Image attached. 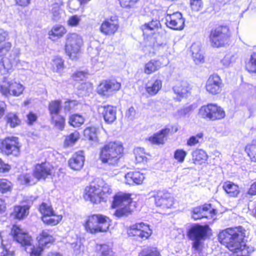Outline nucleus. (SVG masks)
Wrapping results in <instances>:
<instances>
[{"mask_svg": "<svg viewBox=\"0 0 256 256\" xmlns=\"http://www.w3.org/2000/svg\"><path fill=\"white\" fill-rule=\"evenodd\" d=\"M244 231L242 226L227 228L219 233V241L230 250L236 253L241 252L244 246L249 247L243 241Z\"/></svg>", "mask_w": 256, "mask_h": 256, "instance_id": "f257e3e1", "label": "nucleus"}, {"mask_svg": "<svg viewBox=\"0 0 256 256\" xmlns=\"http://www.w3.org/2000/svg\"><path fill=\"white\" fill-rule=\"evenodd\" d=\"M123 151L122 145L118 142H110L102 148L100 158L104 164L116 166Z\"/></svg>", "mask_w": 256, "mask_h": 256, "instance_id": "f03ea898", "label": "nucleus"}, {"mask_svg": "<svg viewBox=\"0 0 256 256\" xmlns=\"http://www.w3.org/2000/svg\"><path fill=\"white\" fill-rule=\"evenodd\" d=\"M108 218L102 214H94L90 216L86 222L85 228L87 232L92 234L105 232L110 226Z\"/></svg>", "mask_w": 256, "mask_h": 256, "instance_id": "7ed1b4c3", "label": "nucleus"}, {"mask_svg": "<svg viewBox=\"0 0 256 256\" xmlns=\"http://www.w3.org/2000/svg\"><path fill=\"white\" fill-rule=\"evenodd\" d=\"M210 230V228L207 224H195L192 226L188 232V236L190 240L194 241L192 248L199 250L201 241L207 238Z\"/></svg>", "mask_w": 256, "mask_h": 256, "instance_id": "20e7f679", "label": "nucleus"}, {"mask_svg": "<svg viewBox=\"0 0 256 256\" xmlns=\"http://www.w3.org/2000/svg\"><path fill=\"white\" fill-rule=\"evenodd\" d=\"M232 36V32L228 26H220L210 31V40L214 47L218 48L227 43Z\"/></svg>", "mask_w": 256, "mask_h": 256, "instance_id": "39448f33", "label": "nucleus"}, {"mask_svg": "<svg viewBox=\"0 0 256 256\" xmlns=\"http://www.w3.org/2000/svg\"><path fill=\"white\" fill-rule=\"evenodd\" d=\"M83 44L82 37L76 33L68 34L66 36L65 52L69 58L74 60Z\"/></svg>", "mask_w": 256, "mask_h": 256, "instance_id": "423d86ee", "label": "nucleus"}, {"mask_svg": "<svg viewBox=\"0 0 256 256\" xmlns=\"http://www.w3.org/2000/svg\"><path fill=\"white\" fill-rule=\"evenodd\" d=\"M20 147L17 137L8 136L0 140V150L3 154L17 156L20 154Z\"/></svg>", "mask_w": 256, "mask_h": 256, "instance_id": "0eeeda50", "label": "nucleus"}, {"mask_svg": "<svg viewBox=\"0 0 256 256\" xmlns=\"http://www.w3.org/2000/svg\"><path fill=\"white\" fill-rule=\"evenodd\" d=\"M198 114L202 118L212 121L221 120L226 115L222 108L214 104L202 106L199 110Z\"/></svg>", "mask_w": 256, "mask_h": 256, "instance_id": "6e6552de", "label": "nucleus"}, {"mask_svg": "<svg viewBox=\"0 0 256 256\" xmlns=\"http://www.w3.org/2000/svg\"><path fill=\"white\" fill-rule=\"evenodd\" d=\"M100 186L95 183L87 186L84 192V198L86 200H89L93 204H99L102 200Z\"/></svg>", "mask_w": 256, "mask_h": 256, "instance_id": "1a4fd4ad", "label": "nucleus"}, {"mask_svg": "<svg viewBox=\"0 0 256 256\" xmlns=\"http://www.w3.org/2000/svg\"><path fill=\"white\" fill-rule=\"evenodd\" d=\"M128 234L130 236H137L142 239H148L152 234V230L149 226L142 222L132 226Z\"/></svg>", "mask_w": 256, "mask_h": 256, "instance_id": "9d476101", "label": "nucleus"}, {"mask_svg": "<svg viewBox=\"0 0 256 256\" xmlns=\"http://www.w3.org/2000/svg\"><path fill=\"white\" fill-rule=\"evenodd\" d=\"M151 194L152 196L155 198V204L156 206L168 208H170L174 204L173 198L169 193L158 191L152 192Z\"/></svg>", "mask_w": 256, "mask_h": 256, "instance_id": "9b49d317", "label": "nucleus"}, {"mask_svg": "<svg viewBox=\"0 0 256 256\" xmlns=\"http://www.w3.org/2000/svg\"><path fill=\"white\" fill-rule=\"evenodd\" d=\"M166 24L170 28L182 30L184 28V20L180 12L168 14L165 16Z\"/></svg>", "mask_w": 256, "mask_h": 256, "instance_id": "f8f14e48", "label": "nucleus"}, {"mask_svg": "<svg viewBox=\"0 0 256 256\" xmlns=\"http://www.w3.org/2000/svg\"><path fill=\"white\" fill-rule=\"evenodd\" d=\"M11 234L14 239L22 246H30L32 238L28 233L20 226H14Z\"/></svg>", "mask_w": 256, "mask_h": 256, "instance_id": "ddd939ff", "label": "nucleus"}, {"mask_svg": "<svg viewBox=\"0 0 256 256\" xmlns=\"http://www.w3.org/2000/svg\"><path fill=\"white\" fill-rule=\"evenodd\" d=\"M120 86V84L115 80H104L98 86V92L103 96H108L113 91L118 90Z\"/></svg>", "mask_w": 256, "mask_h": 256, "instance_id": "4468645a", "label": "nucleus"}, {"mask_svg": "<svg viewBox=\"0 0 256 256\" xmlns=\"http://www.w3.org/2000/svg\"><path fill=\"white\" fill-rule=\"evenodd\" d=\"M222 80L217 74L210 75L206 84V90L212 94H216L221 91Z\"/></svg>", "mask_w": 256, "mask_h": 256, "instance_id": "2eb2a0df", "label": "nucleus"}, {"mask_svg": "<svg viewBox=\"0 0 256 256\" xmlns=\"http://www.w3.org/2000/svg\"><path fill=\"white\" fill-rule=\"evenodd\" d=\"M52 167L48 162L37 164L36 166L34 176L38 180L45 179L48 176L51 175Z\"/></svg>", "mask_w": 256, "mask_h": 256, "instance_id": "dca6fc26", "label": "nucleus"}, {"mask_svg": "<svg viewBox=\"0 0 256 256\" xmlns=\"http://www.w3.org/2000/svg\"><path fill=\"white\" fill-rule=\"evenodd\" d=\"M118 21L110 18L102 22L100 27V31L104 34L112 35L118 30Z\"/></svg>", "mask_w": 256, "mask_h": 256, "instance_id": "f3484780", "label": "nucleus"}, {"mask_svg": "<svg viewBox=\"0 0 256 256\" xmlns=\"http://www.w3.org/2000/svg\"><path fill=\"white\" fill-rule=\"evenodd\" d=\"M99 112H101L104 118L108 124H112L116 118V110L112 106H104L99 108Z\"/></svg>", "mask_w": 256, "mask_h": 256, "instance_id": "a211bd4d", "label": "nucleus"}, {"mask_svg": "<svg viewBox=\"0 0 256 256\" xmlns=\"http://www.w3.org/2000/svg\"><path fill=\"white\" fill-rule=\"evenodd\" d=\"M132 202L130 195L128 194L118 192L115 195L112 204V206H130Z\"/></svg>", "mask_w": 256, "mask_h": 256, "instance_id": "6ab92c4d", "label": "nucleus"}, {"mask_svg": "<svg viewBox=\"0 0 256 256\" xmlns=\"http://www.w3.org/2000/svg\"><path fill=\"white\" fill-rule=\"evenodd\" d=\"M84 156L82 151L75 153L68 161V164L74 170H80L84 166Z\"/></svg>", "mask_w": 256, "mask_h": 256, "instance_id": "aec40b11", "label": "nucleus"}, {"mask_svg": "<svg viewBox=\"0 0 256 256\" xmlns=\"http://www.w3.org/2000/svg\"><path fill=\"white\" fill-rule=\"evenodd\" d=\"M63 4L62 1L60 0L58 2H56L52 5L50 12L52 14V19L54 21L58 22L63 18L64 14L60 8Z\"/></svg>", "mask_w": 256, "mask_h": 256, "instance_id": "412c9836", "label": "nucleus"}, {"mask_svg": "<svg viewBox=\"0 0 256 256\" xmlns=\"http://www.w3.org/2000/svg\"><path fill=\"white\" fill-rule=\"evenodd\" d=\"M173 90L177 95V100L180 101L182 98L186 96L190 90L188 84L186 82H182L174 86Z\"/></svg>", "mask_w": 256, "mask_h": 256, "instance_id": "4be33fe9", "label": "nucleus"}, {"mask_svg": "<svg viewBox=\"0 0 256 256\" xmlns=\"http://www.w3.org/2000/svg\"><path fill=\"white\" fill-rule=\"evenodd\" d=\"M125 178L126 183L128 184H139L142 183L144 177V174L139 172H132L126 174Z\"/></svg>", "mask_w": 256, "mask_h": 256, "instance_id": "5701e85b", "label": "nucleus"}, {"mask_svg": "<svg viewBox=\"0 0 256 256\" xmlns=\"http://www.w3.org/2000/svg\"><path fill=\"white\" fill-rule=\"evenodd\" d=\"M162 87V81L156 79L154 81L150 80L146 85V90L150 95H156Z\"/></svg>", "mask_w": 256, "mask_h": 256, "instance_id": "b1692460", "label": "nucleus"}, {"mask_svg": "<svg viewBox=\"0 0 256 256\" xmlns=\"http://www.w3.org/2000/svg\"><path fill=\"white\" fill-rule=\"evenodd\" d=\"M8 35L6 32L2 29H0V56L5 54L11 48V43L5 42Z\"/></svg>", "mask_w": 256, "mask_h": 256, "instance_id": "393cba45", "label": "nucleus"}, {"mask_svg": "<svg viewBox=\"0 0 256 256\" xmlns=\"http://www.w3.org/2000/svg\"><path fill=\"white\" fill-rule=\"evenodd\" d=\"M170 132V130L169 128L162 129L160 132L155 134L152 136L150 137L148 140L152 144H163Z\"/></svg>", "mask_w": 256, "mask_h": 256, "instance_id": "a878e982", "label": "nucleus"}, {"mask_svg": "<svg viewBox=\"0 0 256 256\" xmlns=\"http://www.w3.org/2000/svg\"><path fill=\"white\" fill-rule=\"evenodd\" d=\"M222 188L230 196L237 197L240 192L239 186L230 181L224 182Z\"/></svg>", "mask_w": 256, "mask_h": 256, "instance_id": "bb28decb", "label": "nucleus"}, {"mask_svg": "<svg viewBox=\"0 0 256 256\" xmlns=\"http://www.w3.org/2000/svg\"><path fill=\"white\" fill-rule=\"evenodd\" d=\"M162 64L158 60H152L146 63L144 68V72L150 74L158 70L161 67Z\"/></svg>", "mask_w": 256, "mask_h": 256, "instance_id": "cd10ccee", "label": "nucleus"}, {"mask_svg": "<svg viewBox=\"0 0 256 256\" xmlns=\"http://www.w3.org/2000/svg\"><path fill=\"white\" fill-rule=\"evenodd\" d=\"M192 160L195 164H202L208 158L205 151L202 150H196L192 153Z\"/></svg>", "mask_w": 256, "mask_h": 256, "instance_id": "c85d7f7f", "label": "nucleus"}, {"mask_svg": "<svg viewBox=\"0 0 256 256\" xmlns=\"http://www.w3.org/2000/svg\"><path fill=\"white\" fill-rule=\"evenodd\" d=\"M28 210L29 208L27 206H16L14 208L12 216L16 219H23L28 215Z\"/></svg>", "mask_w": 256, "mask_h": 256, "instance_id": "c756f323", "label": "nucleus"}, {"mask_svg": "<svg viewBox=\"0 0 256 256\" xmlns=\"http://www.w3.org/2000/svg\"><path fill=\"white\" fill-rule=\"evenodd\" d=\"M191 51L192 58L196 64L204 62V57L199 45L196 44H192L191 46Z\"/></svg>", "mask_w": 256, "mask_h": 256, "instance_id": "7c9ffc66", "label": "nucleus"}, {"mask_svg": "<svg viewBox=\"0 0 256 256\" xmlns=\"http://www.w3.org/2000/svg\"><path fill=\"white\" fill-rule=\"evenodd\" d=\"M62 218V216L56 215L54 213L42 217V220L44 224L52 226L56 225L61 220Z\"/></svg>", "mask_w": 256, "mask_h": 256, "instance_id": "2f4dec72", "label": "nucleus"}, {"mask_svg": "<svg viewBox=\"0 0 256 256\" xmlns=\"http://www.w3.org/2000/svg\"><path fill=\"white\" fill-rule=\"evenodd\" d=\"M8 84L10 88V95L17 96L22 93L24 88L21 84L12 82H8Z\"/></svg>", "mask_w": 256, "mask_h": 256, "instance_id": "473e14b6", "label": "nucleus"}, {"mask_svg": "<svg viewBox=\"0 0 256 256\" xmlns=\"http://www.w3.org/2000/svg\"><path fill=\"white\" fill-rule=\"evenodd\" d=\"M96 249L100 251V256H116L112 248L106 244H98Z\"/></svg>", "mask_w": 256, "mask_h": 256, "instance_id": "72a5a7b5", "label": "nucleus"}, {"mask_svg": "<svg viewBox=\"0 0 256 256\" xmlns=\"http://www.w3.org/2000/svg\"><path fill=\"white\" fill-rule=\"evenodd\" d=\"M61 109V102L60 100H54L51 102L48 106L50 116L58 114Z\"/></svg>", "mask_w": 256, "mask_h": 256, "instance_id": "f704fd0d", "label": "nucleus"}, {"mask_svg": "<svg viewBox=\"0 0 256 256\" xmlns=\"http://www.w3.org/2000/svg\"><path fill=\"white\" fill-rule=\"evenodd\" d=\"M50 117L52 123L57 128L62 130L64 128L65 119L63 116L58 114Z\"/></svg>", "mask_w": 256, "mask_h": 256, "instance_id": "c9c22d12", "label": "nucleus"}, {"mask_svg": "<svg viewBox=\"0 0 256 256\" xmlns=\"http://www.w3.org/2000/svg\"><path fill=\"white\" fill-rule=\"evenodd\" d=\"M12 68V64L8 58H3L0 62V73L2 74H6Z\"/></svg>", "mask_w": 256, "mask_h": 256, "instance_id": "e433bc0d", "label": "nucleus"}, {"mask_svg": "<svg viewBox=\"0 0 256 256\" xmlns=\"http://www.w3.org/2000/svg\"><path fill=\"white\" fill-rule=\"evenodd\" d=\"M130 206H118V208L116 210L114 214L118 218L128 216L132 212Z\"/></svg>", "mask_w": 256, "mask_h": 256, "instance_id": "4c0bfd02", "label": "nucleus"}, {"mask_svg": "<svg viewBox=\"0 0 256 256\" xmlns=\"http://www.w3.org/2000/svg\"><path fill=\"white\" fill-rule=\"evenodd\" d=\"M84 122V118L80 115H72L69 118L68 123L74 127H78Z\"/></svg>", "mask_w": 256, "mask_h": 256, "instance_id": "58836bf2", "label": "nucleus"}, {"mask_svg": "<svg viewBox=\"0 0 256 256\" xmlns=\"http://www.w3.org/2000/svg\"><path fill=\"white\" fill-rule=\"evenodd\" d=\"M6 121L9 124L12 128H14L20 123V120L16 114L14 113H9L6 116Z\"/></svg>", "mask_w": 256, "mask_h": 256, "instance_id": "ea45409f", "label": "nucleus"}, {"mask_svg": "<svg viewBox=\"0 0 256 256\" xmlns=\"http://www.w3.org/2000/svg\"><path fill=\"white\" fill-rule=\"evenodd\" d=\"M136 160L138 162H146L147 158L146 154L144 151V148H137L134 150Z\"/></svg>", "mask_w": 256, "mask_h": 256, "instance_id": "a19ab883", "label": "nucleus"}, {"mask_svg": "<svg viewBox=\"0 0 256 256\" xmlns=\"http://www.w3.org/2000/svg\"><path fill=\"white\" fill-rule=\"evenodd\" d=\"M159 254L156 248L146 247L142 249L138 256H159Z\"/></svg>", "mask_w": 256, "mask_h": 256, "instance_id": "79ce46f5", "label": "nucleus"}, {"mask_svg": "<svg viewBox=\"0 0 256 256\" xmlns=\"http://www.w3.org/2000/svg\"><path fill=\"white\" fill-rule=\"evenodd\" d=\"M66 30L61 25H56L53 27L51 31L50 32V35L56 36L58 37L62 36L66 33Z\"/></svg>", "mask_w": 256, "mask_h": 256, "instance_id": "37998d69", "label": "nucleus"}, {"mask_svg": "<svg viewBox=\"0 0 256 256\" xmlns=\"http://www.w3.org/2000/svg\"><path fill=\"white\" fill-rule=\"evenodd\" d=\"M84 136L90 140L96 142L97 140V135L96 130L94 128H88L84 130Z\"/></svg>", "mask_w": 256, "mask_h": 256, "instance_id": "c03bdc74", "label": "nucleus"}, {"mask_svg": "<svg viewBox=\"0 0 256 256\" xmlns=\"http://www.w3.org/2000/svg\"><path fill=\"white\" fill-rule=\"evenodd\" d=\"M100 191L102 200V202H106L108 196L112 193L110 186L106 184H104L102 186H100Z\"/></svg>", "mask_w": 256, "mask_h": 256, "instance_id": "a18cd8bd", "label": "nucleus"}, {"mask_svg": "<svg viewBox=\"0 0 256 256\" xmlns=\"http://www.w3.org/2000/svg\"><path fill=\"white\" fill-rule=\"evenodd\" d=\"M39 211L42 216L53 214L54 212L51 206L44 202L42 203L41 205H40Z\"/></svg>", "mask_w": 256, "mask_h": 256, "instance_id": "49530a36", "label": "nucleus"}, {"mask_svg": "<svg viewBox=\"0 0 256 256\" xmlns=\"http://www.w3.org/2000/svg\"><path fill=\"white\" fill-rule=\"evenodd\" d=\"M192 212V217L195 220L207 217L206 214H203V211L202 210L201 206H200L193 208Z\"/></svg>", "mask_w": 256, "mask_h": 256, "instance_id": "de8ad7c7", "label": "nucleus"}, {"mask_svg": "<svg viewBox=\"0 0 256 256\" xmlns=\"http://www.w3.org/2000/svg\"><path fill=\"white\" fill-rule=\"evenodd\" d=\"M12 190V183L6 179H0V192L5 193Z\"/></svg>", "mask_w": 256, "mask_h": 256, "instance_id": "09e8293b", "label": "nucleus"}, {"mask_svg": "<svg viewBox=\"0 0 256 256\" xmlns=\"http://www.w3.org/2000/svg\"><path fill=\"white\" fill-rule=\"evenodd\" d=\"M234 62L235 58L234 56L226 54L221 60L220 62L224 68H228L232 66Z\"/></svg>", "mask_w": 256, "mask_h": 256, "instance_id": "8fccbe9b", "label": "nucleus"}, {"mask_svg": "<svg viewBox=\"0 0 256 256\" xmlns=\"http://www.w3.org/2000/svg\"><path fill=\"white\" fill-rule=\"evenodd\" d=\"M246 66L249 72L256 73V52L252 54L250 61Z\"/></svg>", "mask_w": 256, "mask_h": 256, "instance_id": "3c124183", "label": "nucleus"}, {"mask_svg": "<svg viewBox=\"0 0 256 256\" xmlns=\"http://www.w3.org/2000/svg\"><path fill=\"white\" fill-rule=\"evenodd\" d=\"M160 26V22L158 20H152L150 22L146 23L142 26L143 30H154L158 28Z\"/></svg>", "mask_w": 256, "mask_h": 256, "instance_id": "603ef678", "label": "nucleus"}, {"mask_svg": "<svg viewBox=\"0 0 256 256\" xmlns=\"http://www.w3.org/2000/svg\"><path fill=\"white\" fill-rule=\"evenodd\" d=\"M79 133L76 131L70 136H66L65 140V144H70L74 143L79 138Z\"/></svg>", "mask_w": 256, "mask_h": 256, "instance_id": "864d4df0", "label": "nucleus"}, {"mask_svg": "<svg viewBox=\"0 0 256 256\" xmlns=\"http://www.w3.org/2000/svg\"><path fill=\"white\" fill-rule=\"evenodd\" d=\"M186 156V152L183 150H177L175 151L174 158L180 162H182Z\"/></svg>", "mask_w": 256, "mask_h": 256, "instance_id": "5fc2aeb1", "label": "nucleus"}, {"mask_svg": "<svg viewBox=\"0 0 256 256\" xmlns=\"http://www.w3.org/2000/svg\"><path fill=\"white\" fill-rule=\"evenodd\" d=\"M190 5L192 10L199 11L202 8V0H190Z\"/></svg>", "mask_w": 256, "mask_h": 256, "instance_id": "6e6d98bb", "label": "nucleus"}, {"mask_svg": "<svg viewBox=\"0 0 256 256\" xmlns=\"http://www.w3.org/2000/svg\"><path fill=\"white\" fill-rule=\"evenodd\" d=\"M80 20V16L77 15L72 16L69 18L68 23L70 26H76L79 24Z\"/></svg>", "mask_w": 256, "mask_h": 256, "instance_id": "4d7b16f0", "label": "nucleus"}, {"mask_svg": "<svg viewBox=\"0 0 256 256\" xmlns=\"http://www.w3.org/2000/svg\"><path fill=\"white\" fill-rule=\"evenodd\" d=\"M34 175H32L31 174H26L24 176V184L28 185H32L36 184V181L34 178Z\"/></svg>", "mask_w": 256, "mask_h": 256, "instance_id": "13d9d810", "label": "nucleus"}, {"mask_svg": "<svg viewBox=\"0 0 256 256\" xmlns=\"http://www.w3.org/2000/svg\"><path fill=\"white\" fill-rule=\"evenodd\" d=\"M78 104L76 100H68L65 102L64 104V110L65 112H68L71 109L74 108Z\"/></svg>", "mask_w": 256, "mask_h": 256, "instance_id": "bf43d9fd", "label": "nucleus"}, {"mask_svg": "<svg viewBox=\"0 0 256 256\" xmlns=\"http://www.w3.org/2000/svg\"><path fill=\"white\" fill-rule=\"evenodd\" d=\"M39 244L42 246H46L47 244L52 242L53 241V238L52 236H48L45 238H38Z\"/></svg>", "mask_w": 256, "mask_h": 256, "instance_id": "052dcab7", "label": "nucleus"}, {"mask_svg": "<svg viewBox=\"0 0 256 256\" xmlns=\"http://www.w3.org/2000/svg\"><path fill=\"white\" fill-rule=\"evenodd\" d=\"M10 169V166L0 158V172H6L9 171Z\"/></svg>", "mask_w": 256, "mask_h": 256, "instance_id": "680f3d73", "label": "nucleus"}, {"mask_svg": "<svg viewBox=\"0 0 256 256\" xmlns=\"http://www.w3.org/2000/svg\"><path fill=\"white\" fill-rule=\"evenodd\" d=\"M86 76V73L83 72H78L74 74L72 76L73 79L74 80L78 81L82 80Z\"/></svg>", "mask_w": 256, "mask_h": 256, "instance_id": "e2e57ef3", "label": "nucleus"}, {"mask_svg": "<svg viewBox=\"0 0 256 256\" xmlns=\"http://www.w3.org/2000/svg\"><path fill=\"white\" fill-rule=\"evenodd\" d=\"M0 91L3 95H4L6 96H8V95L11 94L10 88L8 86H8L2 85V86H0Z\"/></svg>", "mask_w": 256, "mask_h": 256, "instance_id": "0e129e2a", "label": "nucleus"}, {"mask_svg": "<svg viewBox=\"0 0 256 256\" xmlns=\"http://www.w3.org/2000/svg\"><path fill=\"white\" fill-rule=\"evenodd\" d=\"M120 4L122 6L127 8L130 7L136 3L138 0H126L124 2H122V0H120Z\"/></svg>", "mask_w": 256, "mask_h": 256, "instance_id": "69168bd1", "label": "nucleus"}, {"mask_svg": "<svg viewBox=\"0 0 256 256\" xmlns=\"http://www.w3.org/2000/svg\"><path fill=\"white\" fill-rule=\"evenodd\" d=\"M136 114V111L134 107L131 106L126 112V116L132 120L134 118Z\"/></svg>", "mask_w": 256, "mask_h": 256, "instance_id": "338daca9", "label": "nucleus"}, {"mask_svg": "<svg viewBox=\"0 0 256 256\" xmlns=\"http://www.w3.org/2000/svg\"><path fill=\"white\" fill-rule=\"evenodd\" d=\"M42 250L40 246L34 248L32 249L30 256H40Z\"/></svg>", "mask_w": 256, "mask_h": 256, "instance_id": "774afa93", "label": "nucleus"}]
</instances>
